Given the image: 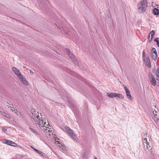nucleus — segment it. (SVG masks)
Listing matches in <instances>:
<instances>
[{
    "instance_id": "obj_28",
    "label": "nucleus",
    "mask_w": 159,
    "mask_h": 159,
    "mask_svg": "<svg viewBox=\"0 0 159 159\" xmlns=\"http://www.w3.org/2000/svg\"><path fill=\"white\" fill-rule=\"evenodd\" d=\"M11 110L12 111H16V109L13 107H11Z\"/></svg>"
},
{
    "instance_id": "obj_29",
    "label": "nucleus",
    "mask_w": 159,
    "mask_h": 159,
    "mask_svg": "<svg viewBox=\"0 0 159 159\" xmlns=\"http://www.w3.org/2000/svg\"><path fill=\"white\" fill-rule=\"evenodd\" d=\"M13 112H14L17 115H18V114L17 113L18 112L17 110H16V111H14Z\"/></svg>"
},
{
    "instance_id": "obj_8",
    "label": "nucleus",
    "mask_w": 159,
    "mask_h": 159,
    "mask_svg": "<svg viewBox=\"0 0 159 159\" xmlns=\"http://www.w3.org/2000/svg\"><path fill=\"white\" fill-rule=\"evenodd\" d=\"M157 111L155 110L154 111H153L151 114L152 118H153L155 121L156 122H158L159 120V115H157Z\"/></svg>"
},
{
    "instance_id": "obj_16",
    "label": "nucleus",
    "mask_w": 159,
    "mask_h": 159,
    "mask_svg": "<svg viewBox=\"0 0 159 159\" xmlns=\"http://www.w3.org/2000/svg\"><path fill=\"white\" fill-rule=\"evenodd\" d=\"M153 13L155 15H157L159 14V10L156 8H154L153 10Z\"/></svg>"
},
{
    "instance_id": "obj_24",
    "label": "nucleus",
    "mask_w": 159,
    "mask_h": 159,
    "mask_svg": "<svg viewBox=\"0 0 159 159\" xmlns=\"http://www.w3.org/2000/svg\"><path fill=\"white\" fill-rule=\"evenodd\" d=\"M2 131L4 133H6V132L7 131V129L5 127H3L2 128Z\"/></svg>"
},
{
    "instance_id": "obj_20",
    "label": "nucleus",
    "mask_w": 159,
    "mask_h": 159,
    "mask_svg": "<svg viewBox=\"0 0 159 159\" xmlns=\"http://www.w3.org/2000/svg\"><path fill=\"white\" fill-rule=\"evenodd\" d=\"M55 143L57 144L58 145H60V146H61V144H62L61 143V142H60L58 140H57V139H56L55 138Z\"/></svg>"
},
{
    "instance_id": "obj_34",
    "label": "nucleus",
    "mask_w": 159,
    "mask_h": 159,
    "mask_svg": "<svg viewBox=\"0 0 159 159\" xmlns=\"http://www.w3.org/2000/svg\"><path fill=\"white\" fill-rule=\"evenodd\" d=\"M94 159H97V158L96 157H95Z\"/></svg>"
},
{
    "instance_id": "obj_13",
    "label": "nucleus",
    "mask_w": 159,
    "mask_h": 159,
    "mask_svg": "<svg viewBox=\"0 0 159 159\" xmlns=\"http://www.w3.org/2000/svg\"><path fill=\"white\" fill-rule=\"evenodd\" d=\"M49 126L48 125H46V126H45V128H44L43 129L46 130V133L47 134H49V135H50V133H51V132H52V131H50V130L48 129H47V128H49Z\"/></svg>"
},
{
    "instance_id": "obj_11",
    "label": "nucleus",
    "mask_w": 159,
    "mask_h": 159,
    "mask_svg": "<svg viewBox=\"0 0 159 159\" xmlns=\"http://www.w3.org/2000/svg\"><path fill=\"white\" fill-rule=\"evenodd\" d=\"M144 61L146 63V66L148 67H151L150 62L148 57H147L146 58H145L144 59Z\"/></svg>"
},
{
    "instance_id": "obj_5",
    "label": "nucleus",
    "mask_w": 159,
    "mask_h": 159,
    "mask_svg": "<svg viewBox=\"0 0 159 159\" xmlns=\"http://www.w3.org/2000/svg\"><path fill=\"white\" fill-rule=\"evenodd\" d=\"M65 52H66L67 54H68L70 57L72 59V60L74 61V62L75 64H78V62L76 60V58L75 57L73 54H72V53H71L69 49H65Z\"/></svg>"
},
{
    "instance_id": "obj_23",
    "label": "nucleus",
    "mask_w": 159,
    "mask_h": 159,
    "mask_svg": "<svg viewBox=\"0 0 159 159\" xmlns=\"http://www.w3.org/2000/svg\"><path fill=\"white\" fill-rule=\"evenodd\" d=\"M156 76L159 78V67L157 69L156 71Z\"/></svg>"
},
{
    "instance_id": "obj_17",
    "label": "nucleus",
    "mask_w": 159,
    "mask_h": 159,
    "mask_svg": "<svg viewBox=\"0 0 159 159\" xmlns=\"http://www.w3.org/2000/svg\"><path fill=\"white\" fill-rule=\"evenodd\" d=\"M152 58L155 61L157 58V53H154V54L152 53Z\"/></svg>"
},
{
    "instance_id": "obj_25",
    "label": "nucleus",
    "mask_w": 159,
    "mask_h": 159,
    "mask_svg": "<svg viewBox=\"0 0 159 159\" xmlns=\"http://www.w3.org/2000/svg\"><path fill=\"white\" fill-rule=\"evenodd\" d=\"M29 129L34 133H36V131L33 129L31 127H29Z\"/></svg>"
},
{
    "instance_id": "obj_4",
    "label": "nucleus",
    "mask_w": 159,
    "mask_h": 159,
    "mask_svg": "<svg viewBox=\"0 0 159 159\" xmlns=\"http://www.w3.org/2000/svg\"><path fill=\"white\" fill-rule=\"evenodd\" d=\"M65 129L67 132L69 134L71 137L76 141H79V139L76 135L73 132L69 127L66 126Z\"/></svg>"
},
{
    "instance_id": "obj_26",
    "label": "nucleus",
    "mask_w": 159,
    "mask_h": 159,
    "mask_svg": "<svg viewBox=\"0 0 159 159\" xmlns=\"http://www.w3.org/2000/svg\"><path fill=\"white\" fill-rule=\"evenodd\" d=\"M143 140H144V142L146 143H148V140L147 139V138L146 137L143 138Z\"/></svg>"
},
{
    "instance_id": "obj_2",
    "label": "nucleus",
    "mask_w": 159,
    "mask_h": 159,
    "mask_svg": "<svg viewBox=\"0 0 159 159\" xmlns=\"http://www.w3.org/2000/svg\"><path fill=\"white\" fill-rule=\"evenodd\" d=\"M12 69L13 72L17 76L20 81L25 85H29V83L26 80L25 78L21 73L20 72L18 69L14 67L12 68Z\"/></svg>"
},
{
    "instance_id": "obj_9",
    "label": "nucleus",
    "mask_w": 159,
    "mask_h": 159,
    "mask_svg": "<svg viewBox=\"0 0 159 159\" xmlns=\"http://www.w3.org/2000/svg\"><path fill=\"white\" fill-rule=\"evenodd\" d=\"M4 142L5 143L8 145H11L12 146H17V144L15 143L14 142L9 141L7 140H4Z\"/></svg>"
},
{
    "instance_id": "obj_30",
    "label": "nucleus",
    "mask_w": 159,
    "mask_h": 159,
    "mask_svg": "<svg viewBox=\"0 0 159 159\" xmlns=\"http://www.w3.org/2000/svg\"><path fill=\"white\" fill-rule=\"evenodd\" d=\"M143 134L144 135H143V136H146V135H147V134H145V133H144V134Z\"/></svg>"
},
{
    "instance_id": "obj_7",
    "label": "nucleus",
    "mask_w": 159,
    "mask_h": 159,
    "mask_svg": "<svg viewBox=\"0 0 159 159\" xmlns=\"http://www.w3.org/2000/svg\"><path fill=\"white\" fill-rule=\"evenodd\" d=\"M125 90V91L126 96L129 100L132 101L133 99L132 96L130 94V92L128 88L126 86H125L124 87Z\"/></svg>"
},
{
    "instance_id": "obj_12",
    "label": "nucleus",
    "mask_w": 159,
    "mask_h": 159,
    "mask_svg": "<svg viewBox=\"0 0 159 159\" xmlns=\"http://www.w3.org/2000/svg\"><path fill=\"white\" fill-rule=\"evenodd\" d=\"M115 93H107V95L110 98H114L115 97Z\"/></svg>"
},
{
    "instance_id": "obj_3",
    "label": "nucleus",
    "mask_w": 159,
    "mask_h": 159,
    "mask_svg": "<svg viewBox=\"0 0 159 159\" xmlns=\"http://www.w3.org/2000/svg\"><path fill=\"white\" fill-rule=\"evenodd\" d=\"M147 4V0L140 1L137 6L138 11L140 13L144 12L146 10Z\"/></svg>"
},
{
    "instance_id": "obj_31",
    "label": "nucleus",
    "mask_w": 159,
    "mask_h": 159,
    "mask_svg": "<svg viewBox=\"0 0 159 159\" xmlns=\"http://www.w3.org/2000/svg\"><path fill=\"white\" fill-rule=\"evenodd\" d=\"M144 55V52H143V56Z\"/></svg>"
},
{
    "instance_id": "obj_1",
    "label": "nucleus",
    "mask_w": 159,
    "mask_h": 159,
    "mask_svg": "<svg viewBox=\"0 0 159 159\" xmlns=\"http://www.w3.org/2000/svg\"><path fill=\"white\" fill-rule=\"evenodd\" d=\"M31 116L32 118L34 120L36 123L38 124L39 126L44 127V125L46 124V120L45 119L41 120L39 118V113L38 111L33 109L31 111Z\"/></svg>"
},
{
    "instance_id": "obj_6",
    "label": "nucleus",
    "mask_w": 159,
    "mask_h": 159,
    "mask_svg": "<svg viewBox=\"0 0 159 159\" xmlns=\"http://www.w3.org/2000/svg\"><path fill=\"white\" fill-rule=\"evenodd\" d=\"M150 79L152 85L155 86L157 85L158 86H159V80L157 79L156 80L152 74L150 76Z\"/></svg>"
},
{
    "instance_id": "obj_21",
    "label": "nucleus",
    "mask_w": 159,
    "mask_h": 159,
    "mask_svg": "<svg viewBox=\"0 0 159 159\" xmlns=\"http://www.w3.org/2000/svg\"><path fill=\"white\" fill-rule=\"evenodd\" d=\"M35 151L37 152L39 154L41 155H42L43 156V154H44V153H43L41 151H40L37 149L35 150Z\"/></svg>"
},
{
    "instance_id": "obj_15",
    "label": "nucleus",
    "mask_w": 159,
    "mask_h": 159,
    "mask_svg": "<svg viewBox=\"0 0 159 159\" xmlns=\"http://www.w3.org/2000/svg\"><path fill=\"white\" fill-rule=\"evenodd\" d=\"M115 97H117L118 98L123 99L124 98V96L123 95L121 94L116 93Z\"/></svg>"
},
{
    "instance_id": "obj_32",
    "label": "nucleus",
    "mask_w": 159,
    "mask_h": 159,
    "mask_svg": "<svg viewBox=\"0 0 159 159\" xmlns=\"http://www.w3.org/2000/svg\"><path fill=\"white\" fill-rule=\"evenodd\" d=\"M31 148L32 149H34V147H31Z\"/></svg>"
},
{
    "instance_id": "obj_22",
    "label": "nucleus",
    "mask_w": 159,
    "mask_h": 159,
    "mask_svg": "<svg viewBox=\"0 0 159 159\" xmlns=\"http://www.w3.org/2000/svg\"><path fill=\"white\" fill-rule=\"evenodd\" d=\"M154 41L157 43V46L159 47V38H157L154 39Z\"/></svg>"
},
{
    "instance_id": "obj_14",
    "label": "nucleus",
    "mask_w": 159,
    "mask_h": 159,
    "mask_svg": "<svg viewBox=\"0 0 159 159\" xmlns=\"http://www.w3.org/2000/svg\"><path fill=\"white\" fill-rule=\"evenodd\" d=\"M59 146L62 148L63 152H65L66 151V148L64 146L63 144H61V146L59 145Z\"/></svg>"
},
{
    "instance_id": "obj_33",
    "label": "nucleus",
    "mask_w": 159,
    "mask_h": 159,
    "mask_svg": "<svg viewBox=\"0 0 159 159\" xmlns=\"http://www.w3.org/2000/svg\"><path fill=\"white\" fill-rule=\"evenodd\" d=\"M33 149L35 151V150H36V148H34Z\"/></svg>"
},
{
    "instance_id": "obj_18",
    "label": "nucleus",
    "mask_w": 159,
    "mask_h": 159,
    "mask_svg": "<svg viewBox=\"0 0 159 159\" xmlns=\"http://www.w3.org/2000/svg\"><path fill=\"white\" fill-rule=\"evenodd\" d=\"M0 113H1L2 115H3L4 116H6L8 118L9 117V116L8 114L4 113V112H2L0 111Z\"/></svg>"
},
{
    "instance_id": "obj_19",
    "label": "nucleus",
    "mask_w": 159,
    "mask_h": 159,
    "mask_svg": "<svg viewBox=\"0 0 159 159\" xmlns=\"http://www.w3.org/2000/svg\"><path fill=\"white\" fill-rule=\"evenodd\" d=\"M151 53H157L156 49L155 48H152L151 50Z\"/></svg>"
},
{
    "instance_id": "obj_10",
    "label": "nucleus",
    "mask_w": 159,
    "mask_h": 159,
    "mask_svg": "<svg viewBox=\"0 0 159 159\" xmlns=\"http://www.w3.org/2000/svg\"><path fill=\"white\" fill-rule=\"evenodd\" d=\"M155 31L153 30H152L151 32L149 33L148 36V39L149 42H151L152 38L154 37V35L155 34Z\"/></svg>"
},
{
    "instance_id": "obj_27",
    "label": "nucleus",
    "mask_w": 159,
    "mask_h": 159,
    "mask_svg": "<svg viewBox=\"0 0 159 159\" xmlns=\"http://www.w3.org/2000/svg\"><path fill=\"white\" fill-rule=\"evenodd\" d=\"M146 146L147 149H149V148H150V146L149 145V144H148L147 143H146Z\"/></svg>"
}]
</instances>
